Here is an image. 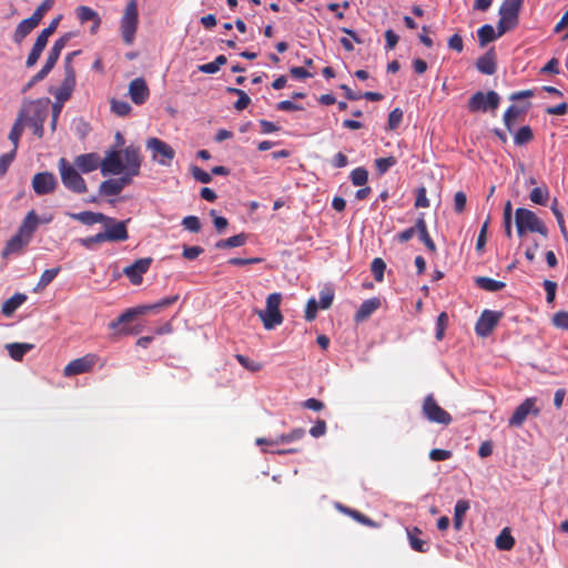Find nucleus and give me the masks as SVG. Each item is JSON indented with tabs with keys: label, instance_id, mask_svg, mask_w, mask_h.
<instances>
[{
	"label": "nucleus",
	"instance_id": "nucleus-9",
	"mask_svg": "<svg viewBox=\"0 0 568 568\" xmlns=\"http://www.w3.org/2000/svg\"><path fill=\"white\" fill-rule=\"evenodd\" d=\"M540 408L537 406L536 397L526 398L514 412L508 420L510 427H521L529 415L539 416Z\"/></svg>",
	"mask_w": 568,
	"mask_h": 568
},
{
	"label": "nucleus",
	"instance_id": "nucleus-51",
	"mask_svg": "<svg viewBox=\"0 0 568 568\" xmlns=\"http://www.w3.org/2000/svg\"><path fill=\"white\" fill-rule=\"evenodd\" d=\"M341 509L344 513H346L347 515H349L351 517H353L356 521H358V523H361L363 525H366V526H369V527H375L376 526V524L371 518H368L367 516H365L364 514H362L358 510L351 509V508H347V507H341Z\"/></svg>",
	"mask_w": 568,
	"mask_h": 568
},
{
	"label": "nucleus",
	"instance_id": "nucleus-45",
	"mask_svg": "<svg viewBox=\"0 0 568 568\" xmlns=\"http://www.w3.org/2000/svg\"><path fill=\"white\" fill-rule=\"evenodd\" d=\"M396 163V158L392 155L387 158H378L375 160V166L379 175L385 174Z\"/></svg>",
	"mask_w": 568,
	"mask_h": 568
},
{
	"label": "nucleus",
	"instance_id": "nucleus-17",
	"mask_svg": "<svg viewBox=\"0 0 568 568\" xmlns=\"http://www.w3.org/2000/svg\"><path fill=\"white\" fill-rule=\"evenodd\" d=\"M129 95L136 105L143 104L148 100L150 90L143 78H135L130 82Z\"/></svg>",
	"mask_w": 568,
	"mask_h": 568
},
{
	"label": "nucleus",
	"instance_id": "nucleus-25",
	"mask_svg": "<svg viewBox=\"0 0 568 568\" xmlns=\"http://www.w3.org/2000/svg\"><path fill=\"white\" fill-rule=\"evenodd\" d=\"M27 295L23 293L13 294L10 298L3 302L1 313L6 317H10L27 301Z\"/></svg>",
	"mask_w": 568,
	"mask_h": 568
},
{
	"label": "nucleus",
	"instance_id": "nucleus-30",
	"mask_svg": "<svg viewBox=\"0 0 568 568\" xmlns=\"http://www.w3.org/2000/svg\"><path fill=\"white\" fill-rule=\"evenodd\" d=\"M476 67L479 72L491 75L496 72V62H495V55L493 52H487L483 57H480L477 62Z\"/></svg>",
	"mask_w": 568,
	"mask_h": 568
},
{
	"label": "nucleus",
	"instance_id": "nucleus-11",
	"mask_svg": "<svg viewBox=\"0 0 568 568\" xmlns=\"http://www.w3.org/2000/svg\"><path fill=\"white\" fill-rule=\"evenodd\" d=\"M501 317V312L485 310L475 325L476 334L480 337L489 336Z\"/></svg>",
	"mask_w": 568,
	"mask_h": 568
},
{
	"label": "nucleus",
	"instance_id": "nucleus-47",
	"mask_svg": "<svg viewBox=\"0 0 568 568\" xmlns=\"http://www.w3.org/2000/svg\"><path fill=\"white\" fill-rule=\"evenodd\" d=\"M368 172L365 168H356L351 172V181L356 186H363L367 183Z\"/></svg>",
	"mask_w": 568,
	"mask_h": 568
},
{
	"label": "nucleus",
	"instance_id": "nucleus-44",
	"mask_svg": "<svg viewBox=\"0 0 568 568\" xmlns=\"http://www.w3.org/2000/svg\"><path fill=\"white\" fill-rule=\"evenodd\" d=\"M110 103L111 111L119 116H126L132 110L131 105L126 101L112 99Z\"/></svg>",
	"mask_w": 568,
	"mask_h": 568
},
{
	"label": "nucleus",
	"instance_id": "nucleus-53",
	"mask_svg": "<svg viewBox=\"0 0 568 568\" xmlns=\"http://www.w3.org/2000/svg\"><path fill=\"white\" fill-rule=\"evenodd\" d=\"M334 290L331 287H324L320 292V307L323 310H327L331 307L333 301H334Z\"/></svg>",
	"mask_w": 568,
	"mask_h": 568
},
{
	"label": "nucleus",
	"instance_id": "nucleus-40",
	"mask_svg": "<svg viewBox=\"0 0 568 568\" xmlns=\"http://www.w3.org/2000/svg\"><path fill=\"white\" fill-rule=\"evenodd\" d=\"M534 139L532 130L529 125L521 126L514 135V142L516 145H525L531 142Z\"/></svg>",
	"mask_w": 568,
	"mask_h": 568
},
{
	"label": "nucleus",
	"instance_id": "nucleus-27",
	"mask_svg": "<svg viewBox=\"0 0 568 568\" xmlns=\"http://www.w3.org/2000/svg\"><path fill=\"white\" fill-rule=\"evenodd\" d=\"M500 19L497 23L498 36L505 34L507 31L513 30L518 24V14L505 12L499 10Z\"/></svg>",
	"mask_w": 568,
	"mask_h": 568
},
{
	"label": "nucleus",
	"instance_id": "nucleus-8",
	"mask_svg": "<svg viewBox=\"0 0 568 568\" xmlns=\"http://www.w3.org/2000/svg\"><path fill=\"white\" fill-rule=\"evenodd\" d=\"M146 148L152 151V159L159 164L170 166L174 156V149L158 138H151L146 142Z\"/></svg>",
	"mask_w": 568,
	"mask_h": 568
},
{
	"label": "nucleus",
	"instance_id": "nucleus-23",
	"mask_svg": "<svg viewBox=\"0 0 568 568\" xmlns=\"http://www.w3.org/2000/svg\"><path fill=\"white\" fill-rule=\"evenodd\" d=\"M381 307V300L377 297H372L365 300L357 312L355 313V321L363 322L367 320L374 312H376Z\"/></svg>",
	"mask_w": 568,
	"mask_h": 568
},
{
	"label": "nucleus",
	"instance_id": "nucleus-37",
	"mask_svg": "<svg viewBox=\"0 0 568 568\" xmlns=\"http://www.w3.org/2000/svg\"><path fill=\"white\" fill-rule=\"evenodd\" d=\"M478 41L480 47H485L487 43L494 41L498 38V32H495V29L490 24H484L477 31Z\"/></svg>",
	"mask_w": 568,
	"mask_h": 568
},
{
	"label": "nucleus",
	"instance_id": "nucleus-10",
	"mask_svg": "<svg viewBox=\"0 0 568 568\" xmlns=\"http://www.w3.org/2000/svg\"><path fill=\"white\" fill-rule=\"evenodd\" d=\"M100 362V357L97 354L88 353L82 357L71 361L63 369L65 377H71L84 373H89Z\"/></svg>",
	"mask_w": 568,
	"mask_h": 568
},
{
	"label": "nucleus",
	"instance_id": "nucleus-58",
	"mask_svg": "<svg viewBox=\"0 0 568 568\" xmlns=\"http://www.w3.org/2000/svg\"><path fill=\"white\" fill-rule=\"evenodd\" d=\"M17 151L11 150L0 156V178L3 176L16 158Z\"/></svg>",
	"mask_w": 568,
	"mask_h": 568
},
{
	"label": "nucleus",
	"instance_id": "nucleus-52",
	"mask_svg": "<svg viewBox=\"0 0 568 568\" xmlns=\"http://www.w3.org/2000/svg\"><path fill=\"white\" fill-rule=\"evenodd\" d=\"M44 48H45L44 44H42L36 40V42L27 58V61H26V65L28 68H31L37 63V61L39 60Z\"/></svg>",
	"mask_w": 568,
	"mask_h": 568
},
{
	"label": "nucleus",
	"instance_id": "nucleus-14",
	"mask_svg": "<svg viewBox=\"0 0 568 568\" xmlns=\"http://www.w3.org/2000/svg\"><path fill=\"white\" fill-rule=\"evenodd\" d=\"M57 186V178L51 172H39L32 178V189L37 195L50 194Z\"/></svg>",
	"mask_w": 568,
	"mask_h": 568
},
{
	"label": "nucleus",
	"instance_id": "nucleus-29",
	"mask_svg": "<svg viewBox=\"0 0 568 568\" xmlns=\"http://www.w3.org/2000/svg\"><path fill=\"white\" fill-rule=\"evenodd\" d=\"M74 87H75V79L64 77L60 87L52 93L55 97L57 101H59L60 103H64L65 101H68L70 99V97L74 90Z\"/></svg>",
	"mask_w": 568,
	"mask_h": 568
},
{
	"label": "nucleus",
	"instance_id": "nucleus-43",
	"mask_svg": "<svg viewBox=\"0 0 568 568\" xmlns=\"http://www.w3.org/2000/svg\"><path fill=\"white\" fill-rule=\"evenodd\" d=\"M60 272V267H55V268H48L45 270L41 276H40V280L37 284V287L36 290H42L44 288L45 286H48L55 277L57 275L59 274Z\"/></svg>",
	"mask_w": 568,
	"mask_h": 568
},
{
	"label": "nucleus",
	"instance_id": "nucleus-32",
	"mask_svg": "<svg viewBox=\"0 0 568 568\" xmlns=\"http://www.w3.org/2000/svg\"><path fill=\"white\" fill-rule=\"evenodd\" d=\"M475 284L479 288L487 291V292H498V291H501L503 288H505V286H506L505 282L496 281L494 278L486 277V276L476 277Z\"/></svg>",
	"mask_w": 568,
	"mask_h": 568
},
{
	"label": "nucleus",
	"instance_id": "nucleus-48",
	"mask_svg": "<svg viewBox=\"0 0 568 568\" xmlns=\"http://www.w3.org/2000/svg\"><path fill=\"white\" fill-rule=\"evenodd\" d=\"M59 21H60V17H58V18H55V19H53V20L50 22V24H49L47 28H44V29H43V30L38 34V37H37V39H36V40H37L38 42H40V43H42V44L47 45V43H48V39H49V37H50V36H52V34L54 33V31H55V29H57V27H58V24H59Z\"/></svg>",
	"mask_w": 568,
	"mask_h": 568
},
{
	"label": "nucleus",
	"instance_id": "nucleus-1",
	"mask_svg": "<svg viewBox=\"0 0 568 568\" xmlns=\"http://www.w3.org/2000/svg\"><path fill=\"white\" fill-rule=\"evenodd\" d=\"M515 224L518 236L523 237L527 232L539 233L548 236V229L535 212L525 207L515 211Z\"/></svg>",
	"mask_w": 568,
	"mask_h": 568
},
{
	"label": "nucleus",
	"instance_id": "nucleus-64",
	"mask_svg": "<svg viewBox=\"0 0 568 568\" xmlns=\"http://www.w3.org/2000/svg\"><path fill=\"white\" fill-rule=\"evenodd\" d=\"M552 324L558 328L568 329V312H557L552 316Z\"/></svg>",
	"mask_w": 568,
	"mask_h": 568
},
{
	"label": "nucleus",
	"instance_id": "nucleus-15",
	"mask_svg": "<svg viewBox=\"0 0 568 568\" xmlns=\"http://www.w3.org/2000/svg\"><path fill=\"white\" fill-rule=\"evenodd\" d=\"M125 171L124 164L121 158V152L111 150L106 153L103 160H101V173L103 176L106 175H119Z\"/></svg>",
	"mask_w": 568,
	"mask_h": 568
},
{
	"label": "nucleus",
	"instance_id": "nucleus-63",
	"mask_svg": "<svg viewBox=\"0 0 568 568\" xmlns=\"http://www.w3.org/2000/svg\"><path fill=\"white\" fill-rule=\"evenodd\" d=\"M53 0H44L32 13V18L41 22L42 18L44 17L45 12L52 7Z\"/></svg>",
	"mask_w": 568,
	"mask_h": 568
},
{
	"label": "nucleus",
	"instance_id": "nucleus-42",
	"mask_svg": "<svg viewBox=\"0 0 568 568\" xmlns=\"http://www.w3.org/2000/svg\"><path fill=\"white\" fill-rule=\"evenodd\" d=\"M515 545L514 537L504 529L500 535L496 538V547L500 550H510Z\"/></svg>",
	"mask_w": 568,
	"mask_h": 568
},
{
	"label": "nucleus",
	"instance_id": "nucleus-6",
	"mask_svg": "<svg viewBox=\"0 0 568 568\" xmlns=\"http://www.w3.org/2000/svg\"><path fill=\"white\" fill-rule=\"evenodd\" d=\"M139 13L135 0H131L125 8L124 14L121 18V32L122 38L126 44H131L138 28Z\"/></svg>",
	"mask_w": 568,
	"mask_h": 568
},
{
	"label": "nucleus",
	"instance_id": "nucleus-26",
	"mask_svg": "<svg viewBox=\"0 0 568 568\" xmlns=\"http://www.w3.org/2000/svg\"><path fill=\"white\" fill-rule=\"evenodd\" d=\"M71 219L79 221L85 225H93L95 223H102L105 219V214L99 212L83 211L79 213H67Z\"/></svg>",
	"mask_w": 568,
	"mask_h": 568
},
{
	"label": "nucleus",
	"instance_id": "nucleus-21",
	"mask_svg": "<svg viewBox=\"0 0 568 568\" xmlns=\"http://www.w3.org/2000/svg\"><path fill=\"white\" fill-rule=\"evenodd\" d=\"M27 121V113L24 110H20L18 116L9 132L8 139L12 142V150H18L20 138L23 133L24 125Z\"/></svg>",
	"mask_w": 568,
	"mask_h": 568
},
{
	"label": "nucleus",
	"instance_id": "nucleus-49",
	"mask_svg": "<svg viewBox=\"0 0 568 568\" xmlns=\"http://www.w3.org/2000/svg\"><path fill=\"white\" fill-rule=\"evenodd\" d=\"M511 210H513L511 202L507 201L505 206H504L503 220H504L505 235L508 239H511V236H513Z\"/></svg>",
	"mask_w": 568,
	"mask_h": 568
},
{
	"label": "nucleus",
	"instance_id": "nucleus-3",
	"mask_svg": "<svg viewBox=\"0 0 568 568\" xmlns=\"http://www.w3.org/2000/svg\"><path fill=\"white\" fill-rule=\"evenodd\" d=\"M282 302L281 293H272L266 297L265 310L256 311L258 317L263 322L265 329H273L283 323V315L280 310Z\"/></svg>",
	"mask_w": 568,
	"mask_h": 568
},
{
	"label": "nucleus",
	"instance_id": "nucleus-56",
	"mask_svg": "<svg viewBox=\"0 0 568 568\" xmlns=\"http://www.w3.org/2000/svg\"><path fill=\"white\" fill-rule=\"evenodd\" d=\"M104 242H105V241H104V239H103V236H102L101 232H100V233H97L95 235L88 236V237H84V239H80V240H79V243H80L83 247H85V248H88V250H93V248L95 247V245L101 244V243H104Z\"/></svg>",
	"mask_w": 568,
	"mask_h": 568
},
{
	"label": "nucleus",
	"instance_id": "nucleus-36",
	"mask_svg": "<svg viewBox=\"0 0 568 568\" xmlns=\"http://www.w3.org/2000/svg\"><path fill=\"white\" fill-rule=\"evenodd\" d=\"M7 348L12 359L21 361L23 356L33 348V345L28 343H12L7 345Z\"/></svg>",
	"mask_w": 568,
	"mask_h": 568
},
{
	"label": "nucleus",
	"instance_id": "nucleus-54",
	"mask_svg": "<svg viewBox=\"0 0 568 568\" xmlns=\"http://www.w3.org/2000/svg\"><path fill=\"white\" fill-rule=\"evenodd\" d=\"M523 2L524 0H504L499 10L514 14H519Z\"/></svg>",
	"mask_w": 568,
	"mask_h": 568
},
{
	"label": "nucleus",
	"instance_id": "nucleus-7",
	"mask_svg": "<svg viewBox=\"0 0 568 568\" xmlns=\"http://www.w3.org/2000/svg\"><path fill=\"white\" fill-rule=\"evenodd\" d=\"M500 103V97L495 91L484 93L478 91L474 93L468 101V110L470 112H487L488 110L495 111Z\"/></svg>",
	"mask_w": 568,
	"mask_h": 568
},
{
	"label": "nucleus",
	"instance_id": "nucleus-34",
	"mask_svg": "<svg viewBox=\"0 0 568 568\" xmlns=\"http://www.w3.org/2000/svg\"><path fill=\"white\" fill-rule=\"evenodd\" d=\"M246 241H247V235L244 233H240V234L233 235L229 239L220 240L219 242L215 243V247L219 250L239 247V246L244 245L246 243Z\"/></svg>",
	"mask_w": 568,
	"mask_h": 568
},
{
	"label": "nucleus",
	"instance_id": "nucleus-50",
	"mask_svg": "<svg viewBox=\"0 0 568 568\" xmlns=\"http://www.w3.org/2000/svg\"><path fill=\"white\" fill-rule=\"evenodd\" d=\"M385 268H386V263L384 262L383 258L376 257L373 260V262L371 264V271L373 273L374 278L377 282H382L384 280Z\"/></svg>",
	"mask_w": 568,
	"mask_h": 568
},
{
	"label": "nucleus",
	"instance_id": "nucleus-18",
	"mask_svg": "<svg viewBox=\"0 0 568 568\" xmlns=\"http://www.w3.org/2000/svg\"><path fill=\"white\" fill-rule=\"evenodd\" d=\"M73 165L83 174L101 169V160L97 153L80 154L74 159Z\"/></svg>",
	"mask_w": 568,
	"mask_h": 568
},
{
	"label": "nucleus",
	"instance_id": "nucleus-16",
	"mask_svg": "<svg viewBox=\"0 0 568 568\" xmlns=\"http://www.w3.org/2000/svg\"><path fill=\"white\" fill-rule=\"evenodd\" d=\"M129 176L122 174L116 179H109L103 181L99 186V193L104 196H114L120 194L123 189L132 183Z\"/></svg>",
	"mask_w": 568,
	"mask_h": 568
},
{
	"label": "nucleus",
	"instance_id": "nucleus-62",
	"mask_svg": "<svg viewBox=\"0 0 568 568\" xmlns=\"http://www.w3.org/2000/svg\"><path fill=\"white\" fill-rule=\"evenodd\" d=\"M318 303L316 302V300L314 297L310 298L306 303V307H305V318L306 321L308 322H312L315 320L316 315H317V310H318Z\"/></svg>",
	"mask_w": 568,
	"mask_h": 568
},
{
	"label": "nucleus",
	"instance_id": "nucleus-31",
	"mask_svg": "<svg viewBox=\"0 0 568 568\" xmlns=\"http://www.w3.org/2000/svg\"><path fill=\"white\" fill-rule=\"evenodd\" d=\"M469 501L466 499H459L457 500L455 508H454V518H453V525L456 530H460L463 528L464 524V516L469 509Z\"/></svg>",
	"mask_w": 568,
	"mask_h": 568
},
{
	"label": "nucleus",
	"instance_id": "nucleus-13",
	"mask_svg": "<svg viewBox=\"0 0 568 568\" xmlns=\"http://www.w3.org/2000/svg\"><path fill=\"white\" fill-rule=\"evenodd\" d=\"M152 257H142L134 261L132 264L123 268V274L129 278L133 285H140L143 281V274H145L151 264Z\"/></svg>",
	"mask_w": 568,
	"mask_h": 568
},
{
	"label": "nucleus",
	"instance_id": "nucleus-22",
	"mask_svg": "<svg viewBox=\"0 0 568 568\" xmlns=\"http://www.w3.org/2000/svg\"><path fill=\"white\" fill-rule=\"evenodd\" d=\"M39 22L36 21L32 17H29L22 20L16 28V31L12 36L13 42L20 44L27 36H29L37 27Z\"/></svg>",
	"mask_w": 568,
	"mask_h": 568
},
{
	"label": "nucleus",
	"instance_id": "nucleus-20",
	"mask_svg": "<svg viewBox=\"0 0 568 568\" xmlns=\"http://www.w3.org/2000/svg\"><path fill=\"white\" fill-rule=\"evenodd\" d=\"M529 108V104L525 108H521L519 105H510L507 108V110L504 113L503 121L506 126V129L509 132L514 131V128L518 120H523L527 110Z\"/></svg>",
	"mask_w": 568,
	"mask_h": 568
},
{
	"label": "nucleus",
	"instance_id": "nucleus-4",
	"mask_svg": "<svg viewBox=\"0 0 568 568\" xmlns=\"http://www.w3.org/2000/svg\"><path fill=\"white\" fill-rule=\"evenodd\" d=\"M422 413L424 417L430 423L447 426L452 423V415L442 408L435 397L429 394L424 398Z\"/></svg>",
	"mask_w": 568,
	"mask_h": 568
},
{
	"label": "nucleus",
	"instance_id": "nucleus-46",
	"mask_svg": "<svg viewBox=\"0 0 568 568\" xmlns=\"http://www.w3.org/2000/svg\"><path fill=\"white\" fill-rule=\"evenodd\" d=\"M178 300H179V295L176 294V295H173V296H169V297L162 298V300H160L159 302H156L154 304L143 305V306L146 307V313L148 312H160L162 308L168 307V306L174 304Z\"/></svg>",
	"mask_w": 568,
	"mask_h": 568
},
{
	"label": "nucleus",
	"instance_id": "nucleus-59",
	"mask_svg": "<svg viewBox=\"0 0 568 568\" xmlns=\"http://www.w3.org/2000/svg\"><path fill=\"white\" fill-rule=\"evenodd\" d=\"M403 121V111L399 108H395L388 114V129L396 130Z\"/></svg>",
	"mask_w": 568,
	"mask_h": 568
},
{
	"label": "nucleus",
	"instance_id": "nucleus-19",
	"mask_svg": "<svg viewBox=\"0 0 568 568\" xmlns=\"http://www.w3.org/2000/svg\"><path fill=\"white\" fill-rule=\"evenodd\" d=\"M30 239L24 236L23 234L17 232L8 242L6 247L2 251V257L7 258L13 254H20L23 252L24 247L30 243Z\"/></svg>",
	"mask_w": 568,
	"mask_h": 568
},
{
	"label": "nucleus",
	"instance_id": "nucleus-33",
	"mask_svg": "<svg viewBox=\"0 0 568 568\" xmlns=\"http://www.w3.org/2000/svg\"><path fill=\"white\" fill-rule=\"evenodd\" d=\"M420 534L422 530L417 527H414L413 529H407L409 545L415 551L427 552L428 547L426 546V542L418 537Z\"/></svg>",
	"mask_w": 568,
	"mask_h": 568
},
{
	"label": "nucleus",
	"instance_id": "nucleus-24",
	"mask_svg": "<svg viewBox=\"0 0 568 568\" xmlns=\"http://www.w3.org/2000/svg\"><path fill=\"white\" fill-rule=\"evenodd\" d=\"M416 229L418 233L419 240L424 243V245L427 247V250L432 253H436L437 247L433 239L430 237L427 224L424 219V213H420L418 219L416 220Z\"/></svg>",
	"mask_w": 568,
	"mask_h": 568
},
{
	"label": "nucleus",
	"instance_id": "nucleus-41",
	"mask_svg": "<svg viewBox=\"0 0 568 568\" xmlns=\"http://www.w3.org/2000/svg\"><path fill=\"white\" fill-rule=\"evenodd\" d=\"M304 435H305L304 428H294L288 434H284V435H281V436L274 438V440L272 443H277V444L292 443V442L300 440L301 438L304 437Z\"/></svg>",
	"mask_w": 568,
	"mask_h": 568
},
{
	"label": "nucleus",
	"instance_id": "nucleus-57",
	"mask_svg": "<svg viewBox=\"0 0 568 568\" xmlns=\"http://www.w3.org/2000/svg\"><path fill=\"white\" fill-rule=\"evenodd\" d=\"M448 324V315L445 312H442L436 322V339L442 341L445 335V329Z\"/></svg>",
	"mask_w": 568,
	"mask_h": 568
},
{
	"label": "nucleus",
	"instance_id": "nucleus-61",
	"mask_svg": "<svg viewBox=\"0 0 568 568\" xmlns=\"http://www.w3.org/2000/svg\"><path fill=\"white\" fill-rule=\"evenodd\" d=\"M235 357H236L237 362L243 367H245L246 369H248L251 372H258L262 368V364L261 363L251 361L250 358H247L246 356H244L242 354H237Z\"/></svg>",
	"mask_w": 568,
	"mask_h": 568
},
{
	"label": "nucleus",
	"instance_id": "nucleus-2",
	"mask_svg": "<svg viewBox=\"0 0 568 568\" xmlns=\"http://www.w3.org/2000/svg\"><path fill=\"white\" fill-rule=\"evenodd\" d=\"M58 169L61 182L65 189L77 194H83L88 191L87 183L80 174L81 172L65 158L59 160Z\"/></svg>",
	"mask_w": 568,
	"mask_h": 568
},
{
	"label": "nucleus",
	"instance_id": "nucleus-28",
	"mask_svg": "<svg viewBox=\"0 0 568 568\" xmlns=\"http://www.w3.org/2000/svg\"><path fill=\"white\" fill-rule=\"evenodd\" d=\"M39 222L37 213L34 211H30L23 219L18 232L31 240Z\"/></svg>",
	"mask_w": 568,
	"mask_h": 568
},
{
	"label": "nucleus",
	"instance_id": "nucleus-60",
	"mask_svg": "<svg viewBox=\"0 0 568 568\" xmlns=\"http://www.w3.org/2000/svg\"><path fill=\"white\" fill-rule=\"evenodd\" d=\"M182 225L190 232L197 233L201 230V223L197 216L189 215L182 220Z\"/></svg>",
	"mask_w": 568,
	"mask_h": 568
},
{
	"label": "nucleus",
	"instance_id": "nucleus-39",
	"mask_svg": "<svg viewBox=\"0 0 568 568\" xmlns=\"http://www.w3.org/2000/svg\"><path fill=\"white\" fill-rule=\"evenodd\" d=\"M529 199L535 204L546 205L549 200V189L546 185L535 187L531 190Z\"/></svg>",
	"mask_w": 568,
	"mask_h": 568
},
{
	"label": "nucleus",
	"instance_id": "nucleus-5",
	"mask_svg": "<svg viewBox=\"0 0 568 568\" xmlns=\"http://www.w3.org/2000/svg\"><path fill=\"white\" fill-rule=\"evenodd\" d=\"M130 219L118 221L114 217L105 215L103 220L104 231L101 232L105 242H124L129 239L128 223Z\"/></svg>",
	"mask_w": 568,
	"mask_h": 568
},
{
	"label": "nucleus",
	"instance_id": "nucleus-55",
	"mask_svg": "<svg viewBox=\"0 0 568 568\" xmlns=\"http://www.w3.org/2000/svg\"><path fill=\"white\" fill-rule=\"evenodd\" d=\"M489 217L484 222L481 229L479 231L477 242H476V251L481 254L484 252V247L487 242V231H488Z\"/></svg>",
	"mask_w": 568,
	"mask_h": 568
},
{
	"label": "nucleus",
	"instance_id": "nucleus-12",
	"mask_svg": "<svg viewBox=\"0 0 568 568\" xmlns=\"http://www.w3.org/2000/svg\"><path fill=\"white\" fill-rule=\"evenodd\" d=\"M123 156L125 161L124 175L133 180L134 176L140 174L142 164V155L139 146L129 145L123 150Z\"/></svg>",
	"mask_w": 568,
	"mask_h": 568
},
{
	"label": "nucleus",
	"instance_id": "nucleus-35",
	"mask_svg": "<svg viewBox=\"0 0 568 568\" xmlns=\"http://www.w3.org/2000/svg\"><path fill=\"white\" fill-rule=\"evenodd\" d=\"M146 314V307H144L143 305L141 306H138V307H133V308H129L126 310L124 313H122L118 318L116 321H113L110 326L112 328H115L118 325L122 324V323H126V322H130L132 321L135 316L138 315H144Z\"/></svg>",
	"mask_w": 568,
	"mask_h": 568
},
{
	"label": "nucleus",
	"instance_id": "nucleus-38",
	"mask_svg": "<svg viewBox=\"0 0 568 568\" xmlns=\"http://www.w3.org/2000/svg\"><path fill=\"white\" fill-rule=\"evenodd\" d=\"M77 16L81 23H85L90 20H93V21H95V28H99V26L101 23V20L99 18L98 13L93 9H91L87 6H80L77 9Z\"/></svg>",
	"mask_w": 568,
	"mask_h": 568
}]
</instances>
